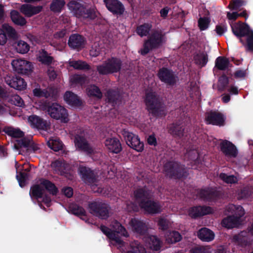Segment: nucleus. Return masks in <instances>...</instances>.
Returning a JSON list of instances; mask_svg holds the SVG:
<instances>
[{
    "mask_svg": "<svg viewBox=\"0 0 253 253\" xmlns=\"http://www.w3.org/2000/svg\"><path fill=\"white\" fill-rule=\"evenodd\" d=\"M62 192L68 198H70L73 194V189L71 187H65L62 189Z\"/></svg>",
    "mask_w": 253,
    "mask_h": 253,
    "instance_id": "obj_61",
    "label": "nucleus"
},
{
    "mask_svg": "<svg viewBox=\"0 0 253 253\" xmlns=\"http://www.w3.org/2000/svg\"><path fill=\"white\" fill-rule=\"evenodd\" d=\"M224 120V117L221 113L212 111L207 114L206 118L207 124L217 126L223 125Z\"/></svg>",
    "mask_w": 253,
    "mask_h": 253,
    "instance_id": "obj_21",
    "label": "nucleus"
},
{
    "mask_svg": "<svg viewBox=\"0 0 253 253\" xmlns=\"http://www.w3.org/2000/svg\"><path fill=\"white\" fill-rule=\"evenodd\" d=\"M215 31L218 36H221L227 31V27L225 24H219L216 26Z\"/></svg>",
    "mask_w": 253,
    "mask_h": 253,
    "instance_id": "obj_58",
    "label": "nucleus"
},
{
    "mask_svg": "<svg viewBox=\"0 0 253 253\" xmlns=\"http://www.w3.org/2000/svg\"><path fill=\"white\" fill-rule=\"evenodd\" d=\"M111 228L109 229L102 226H101V230L110 239L112 244L124 251L123 247L124 246V243L120 239V236H128L126 229L116 220L112 222Z\"/></svg>",
    "mask_w": 253,
    "mask_h": 253,
    "instance_id": "obj_1",
    "label": "nucleus"
},
{
    "mask_svg": "<svg viewBox=\"0 0 253 253\" xmlns=\"http://www.w3.org/2000/svg\"><path fill=\"white\" fill-rule=\"evenodd\" d=\"M130 224L132 230L139 234H143L146 229L145 224L142 221L138 219H132Z\"/></svg>",
    "mask_w": 253,
    "mask_h": 253,
    "instance_id": "obj_33",
    "label": "nucleus"
},
{
    "mask_svg": "<svg viewBox=\"0 0 253 253\" xmlns=\"http://www.w3.org/2000/svg\"><path fill=\"white\" fill-rule=\"evenodd\" d=\"M198 153L196 150H192L188 152L186 154V157L188 158L189 159L192 160H196V162L198 161L197 159L198 158Z\"/></svg>",
    "mask_w": 253,
    "mask_h": 253,
    "instance_id": "obj_59",
    "label": "nucleus"
},
{
    "mask_svg": "<svg viewBox=\"0 0 253 253\" xmlns=\"http://www.w3.org/2000/svg\"><path fill=\"white\" fill-rule=\"evenodd\" d=\"M146 244L150 249L154 251H158L161 246V241L155 236H150L145 237Z\"/></svg>",
    "mask_w": 253,
    "mask_h": 253,
    "instance_id": "obj_30",
    "label": "nucleus"
},
{
    "mask_svg": "<svg viewBox=\"0 0 253 253\" xmlns=\"http://www.w3.org/2000/svg\"><path fill=\"white\" fill-rule=\"evenodd\" d=\"M84 38L79 35H73L70 36L68 44L69 45L73 48L81 47L84 43Z\"/></svg>",
    "mask_w": 253,
    "mask_h": 253,
    "instance_id": "obj_32",
    "label": "nucleus"
},
{
    "mask_svg": "<svg viewBox=\"0 0 253 253\" xmlns=\"http://www.w3.org/2000/svg\"><path fill=\"white\" fill-rule=\"evenodd\" d=\"M106 148L109 151L118 153L122 150V146L120 141L116 138H108L104 142Z\"/></svg>",
    "mask_w": 253,
    "mask_h": 253,
    "instance_id": "obj_25",
    "label": "nucleus"
},
{
    "mask_svg": "<svg viewBox=\"0 0 253 253\" xmlns=\"http://www.w3.org/2000/svg\"><path fill=\"white\" fill-rule=\"evenodd\" d=\"M36 105L37 108L43 111H46L51 118L59 120L63 123H67L69 121V115L67 110L58 103L47 104L45 102H40L36 103Z\"/></svg>",
    "mask_w": 253,
    "mask_h": 253,
    "instance_id": "obj_4",
    "label": "nucleus"
},
{
    "mask_svg": "<svg viewBox=\"0 0 253 253\" xmlns=\"http://www.w3.org/2000/svg\"><path fill=\"white\" fill-rule=\"evenodd\" d=\"M158 224L162 229L165 230L169 227V222L165 218H161L159 221Z\"/></svg>",
    "mask_w": 253,
    "mask_h": 253,
    "instance_id": "obj_60",
    "label": "nucleus"
},
{
    "mask_svg": "<svg viewBox=\"0 0 253 253\" xmlns=\"http://www.w3.org/2000/svg\"><path fill=\"white\" fill-rule=\"evenodd\" d=\"M89 210L92 214L101 218H105L108 216V206L102 202L97 201L91 203L89 205Z\"/></svg>",
    "mask_w": 253,
    "mask_h": 253,
    "instance_id": "obj_12",
    "label": "nucleus"
},
{
    "mask_svg": "<svg viewBox=\"0 0 253 253\" xmlns=\"http://www.w3.org/2000/svg\"><path fill=\"white\" fill-rule=\"evenodd\" d=\"M28 122L33 128L38 129L47 130L50 126L49 121L44 120L40 117L33 115L28 117Z\"/></svg>",
    "mask_w": 253,
    "mask_h": 253,
    "instance_id": "obj_14",
    "label": "nucleus"
},
{
    "mask_svg": "<svg viewBox=\"0 0 253 253\" xmlns=\"http://www.w3.org/2000/svg\"><path fill=\"white\" fill-rule=\"evenodd\" d=\"M85 77L79 75H74L70 77V82L72 84H83L84 83Z\"/></svg>",
    "mask_w": 253,
    "mask_h": 253,
    "instance_id": "obj_53",
    "label": "nucleus"
},
{
    "mask_svg": "<svg viewBox=\"0 0 253 253\" xmlns=\"http://www.w3.org/2000/svg\"><path fill=\"white\" fill-rule=\"evenodd\" d=\"M104 2L107 9L114 14H122L124 11L123 4L118 0H104Z\"/></svg>",
    "mask_w": 253,
    "mask_h": 253,
    "instance_id": "obj_19",
    "label": "nucleus"
},
{
    "mask_svg": "<svg viewBox=\"0 0 253 253\" xmlns=\"http://www.w3.org/2000/svg\"><path fill=\"white\" fill-rule=\"evenodd\" d=\"M4 131L6 134L13 137L20 138L24 135L23 132L21 131L19 128H13L12 127H6Z\"/></svg>",
    "mask_w": 253,
    "mask_h": 253,
    "instance_id": "obj_41",
    "label": "nucleus"
},
{
    "mask_svg": "<svg viewBox=\"0 0 253 253\" xmlns=\"http://www.w3.org/2000/svg\"><path fill=\"white\" fill-rule=\"evenodd\" d=\"M244 4V1L243 0H234L230 3L228 7L231 10H237Z\"/></svg>",
    "mask_w": 253,
    "mask_h": 253,
    "instance_id": "obj_54",
    "label": "nucleus"
},
{
    "mask_svg": "<svg viewBox=\"0 0 253 253\" xmlns=\"http://www.w3.org/2000/svg\"><path fill=\"white\" fill-rule=\"evenodd\" d=\"M158 77L161 81L169 85L174 84L176 81V77L170 70L163 68L158 73Z\"/></svg>",
    "mask_w": 253,
    "mask_h": 253,
    "instance_id": "obj_18",
    "label": "nucleus"
},
{
    "mask_svg": "<svg viewBox=\"0 0 253 253\" xmlns=\"http://www.w3.org/2000/svg\"><path fill=\"white\" fill-rule=\"evenodd\" d=\"M232 32L235 35L240 38V42L248 49L253 51V32L248 26L243 23L231 24Z\"/></svg>",
    "mask_w": 253,
    "mask_h": 253,
    "instance_id": "obj_6",
    "label": "nucleus"
},
{
    "mask_svg": "<svg viewBox=\"0 0 253 253\" xmlns=\"http://www.w3.org/2000/svg\"><path fill=\"white\" fill-rule=\"evenodd\" d=\"M7 35L10 37H14L16 35L15 30L7 24H4L0 28V45H4L7 42Z\"/></svg>",
    "mask_w": 253,
    "mask_h": 253,
    "instance_id": "obj_22",
    "label": "nucleus"
},
{
    "mask_svg": "<svg viewBox=\"0 0 253 253\" xmlns=\"http://www.w3.org/2000/svg\"><path fill=\"white\" fill-rule=\"evenodd\" d=\"M123 135L126 144L137 152H142L144 149V144L140 141L138 136L127 130L123 131Z\"/></svg>",
    "mask_w": 253,
    "mask_h": 253,
    "instance_id": "obj_11",
    "label": "nucleus"
},
{
    "mask_svg": "<svg viewBox=\"0 0 253 253\" xmlns=\"http://www.w3.org/2000/svg\"><path fill=\"white\" fill-rule=\"evenodd\" d=\"M165 42L164 35L160 32H155L145 42L144 47L140 50V52L142 54H146L151 49L159 46Z\"/></svg>",
    "mask_w": 253,
    "mask_h": 253,
    "instance_id": "obj_9",
    "label": "nucleus"
},
{
    "mask_svg": "<svg viewBox=\"0 0 253 253\" xmlns=\"http://www.w3.org/2000/svg\"><path fill=\"white\" fill-rule=\"evenodd\" d=\"M226 214L232 213L233 215L223 219L221 224L223 227L232 228L241 224V217L245 214L244 210L241 206L229 205L226 208Z\"/></svg>",
    "mask_w": 253,
    "mask_h": 253,
    "instance_id": "obj_7",
    "label": "nucleus"
},
{
    "mask_svg": "<svg viewBox=\"0 0 253 253\" xmlns=\"http://www.w3.org/2000/svg\"><path fill=\"white\" fill-rule=\"evenodd\" d=\"M145 104L148 111L156 116L161 115L160 112L164 111L158 97L153 91L146 92Z\"/></svg>",
    "mask_w": 253,
    "mask_h": 253,
    "instance_id": "obj_8",
    "label": "nucleus"
},
{
    "mask_svg": "<svg viewBox=\"0 0 253 253\" xmlns=\"http://www.w3.org/2000/svg\"><path fill=\"white\" fill-rule=\"evenodd\" d=\"M79 173L85 183H88V180L91 178L92 173L90 169L85 167H80L79 169Z\"/></svg>",
    "mask_w": 253,
    "mask_h": 253,
    "instance_id": "obj_40",
    "label": "nucleus"
},
{
    "mask_svg": "<svg viewBox=\"0 0 253 253\" xmlns=\"http://www.w3.org/2000/svg\"><path fill=\"white\" fill-rule=\"evenodd\" d=\"M210 21L207 18H201L199 20L198 24L200 29L201 30H205L208 27Z\"/></svg>",
    "mask_w": 253,
    "mask_h": 253,
    "instance_id": "obj_56",
    "label": "nucleus"
},
{
    "mask_svg": "<svg viewBox=\"0 0 253 253\" xmlns=\"http://www.w3.org/2000/svg\"><path fill=\"white\" fill-rule=\"evenodd\" d=\"M246 75L247 71L246 70H238L235 73V76L238 78H244Z\"/></svg>",
    "mask_w": 253,
    "mask_h": 253,
    "instance_id": "obj_64",
    "label": "nucleus"
},
{
    "mask_svg": "<svg viewBox=\"0 0 253 253\" xmlns=\"http://www.w3.org/2000/svg\"><path fill=\"white\" fill-rule=\"evenodd\" d=\"M220 149L223 153L227 157H235L237 155V150L235 146L227 140L221 142Z\"/></svg>",
    "mask_w": 253,
    "mask_h": 253,
    "instance_id": "obj_24",
    "label": "nucleus"
},
{
    "mask_svg": "<svg viewBox=\"0 0 253 253\" xmlns=\"http://www.w3.org/2000/svg\"><path fill=\"white\" fill-rule=\"evenodd\" d=\"M42 6H34L28 4H24L21 5L20 10L27 17H31L41 11Z\"/></svg>",
    "mask_w": 253,
    "mask_h": 253,
    "instance_id": "obj_26",
    "label": "nucleus"
},
{
    "mask_svg": "<svg viewBox=\"0 0 253 253\" xmlns=\"http://www.w3.org/2000/svg\"><path fill=\"white\" fill-rule=\"evenodd\" d=\"M64 98L66 102L73 107H79L81 105L82 102L79 97L73 92L67 91Z\"/></svg>",
    "mask_w": 253,
    "mask_h": 253,
    "instance_id": "obj_28",
    "label": "nucleus"
},
{
    "mask_svg": "<svg viewBox=\"0 0 253 253\" xmlns=\"http://www.w3.org/2000/svg\"><path fill=\"white\" fill-rule=\"evenodd\" d=\"M17 51L21 54L27 53L30 49L29 45L25 42L19 41L15 46Z\"/></svg>",
    "mask_w": 253,
    "mask_h": 253,
    "instance_id": "obj_43",
    "label": "nucleus"
},
{
    "mask_svg": "<svg viewBox=\"0 0 253 253\" xmlns=\"http://www.w3.org/2000/svg\"><path fill=\"white\" fill-rule=\"evenodd\" d=\"M68 7L73 14L81 20L93 19L97 16L94 6H89L81 1L72 0L68 4Z\"/></svg>",
    "mask_w": 253,
    "mask_h": 253,
    "instance_id": "obj_5",
    "label": "nucleus"
},
{
    "mask_svg": "<svg viewBox=\"0 0 253 253\" xmlns=\"http://www.w3.org/2000/svg\"><path fill=\"white\" fill-rule=\"evenodd\" d=\"M136 203L146 212L148 213H156L161 210V207L157 202L149 200L150 193L145 189H139L134 193Z\"/></svg>",
    "mask_w": 253,
    "mask_h": 253,
    "instance_id": "obj_3",
    "label": "nucleus"
},
{
    "mask_svg": "<svg viewBox=\"0 0 253 253\" xmlns=\"http://www.w3.org/2000/svg\"><path fill=\"white\" fill-rule=\"evenodd\" d=\"M121 66L119 59L112 58L106 61L102 65L97 67V70L100 74L106 75L118 72Z\"/></svg>",
    "mask_w": 253,
    "mask_h": 253,
    "instance_id": "obj_10",
    "label": "nucleus"
},
{
    "mask_svg": "<svg viewBox=\"0 0 253 253\" xmlns=\"http://www.w3.org/2000/svg\"><path fill=\"white\" fill-rule=\"evenodd\" d=\"M87 94L88 96L100 98L102 97V93L99 88L94 85H90L86 89Z\"/></svg>",
    "mask_w": 253,
    "mask_h": 253,
    "instance_id": "obj_42",
    "label": "nucleus"
},
{
    "mask_svg": "<svg viewBox=\"0 0 253 253\" xmlns=\"http://www.w3.org/2000/svg\"><path fill=\"white\" fill-rule=\"evenodd\" d=\"M68 63L70 67L78 70H84L89 69V66L84 62L81 60L75 61L74 60L70 59Z\"/></svg>",
    "mask_w": 253,
    "mask_h": 253,
    "instance_id": "obj_39",
    "label": "nucleus"
},
{
    "mask_svg": "<svg viewBox=\"0 0 253 253\" xmlns=\"http://www.w3.org/2000/svg\"><path fill=\"white\" fill-rule=\"evenodd\" d=\"M183 130L181 126L175 125H172L169 128L170 132L178 137H181L183 135Z\"/></svg>",
    "mask_w": 253,
    "mask_h": 253,
    "instance_id": "obj_51",
    "label": "nucleus"
},
{
    "mask_svg": "<svg viewBox=\"0 0 253 253\" xmlns=\"http://www.w3.org/2000/svg\"><path fill=\"white\" fill-rule=\"evenodd\" d=\"M52 168L56 172L63 174L65 173L68 169V165L62 160H56L51 164Z\"/></svg>",
    "mask_w": 253,
    "mask_h": 253,
    "instance_id": "obj_31",
    "label": "nucleus"
},
{
    "mask_svg": "<svg viewBox=\"0 0 253 253\" xmlns=\"http://www.w3.org/2000/svg\"><path fill=\"white\" fill-rule=\"evenodd\" d=\"M38 60L45 65H49L53 61V58L43 50L39 51L37 55Z\"/></svg>",
    "mask_w": 253,
    "mask_h": 253,
    "instance_id": "obj_36",
    "label": "nucleus"
},
{
    "mask_svg": "<svg viewBox=\"0 0 253 253\" xmlns=\"http://www.w3.org/2000/svg\"><path fill=\"white\" fill-rule=\"evenodd\" d=\"M151 27V25L149 24L140 25L137 28V33L141 37L146 36L149 32Z\"/></svg>",
    "mask_w": 253,
    "mask_h": 253,
    "instance_id": "obj_48",
    "label": "nucleus"
},
{
    "mask_svg": "<svg viewBox=\"0 0 253 253\" xmlns=\"http://www.w3.org/2000/svg\"><path fill=\"white\" fill-rule=\"evenodd\" d=\"M5 80L8 85L17 90H23L26 88L27 85L24 80L19 77L7 76Z\"/></svg>",
    "mask_w": 253,
    "mask_h": 253,
    "instance_id": "obj_20",
    "label": "nucleus"
},
{
    "mask_svg": "<svg viewBox=\"0 0 253 253\" xmlns=\"http://www.w3.org/2000/svg\"><path fill=\"white\" fill-rule=\"evenodd\" d=\"M11 18L12 21L16 24L23 26L26 24V19L19 12L16 10H12L10 13Z\"/></svg>",
    "mask_w": 253,
    "mask_h": 253,
    "instance_id": "obj_37",
    "label": "nucleus"
},
{
    "mask_svg": "<svg viewBox=\"0 0 253 253\" xmlns=\"http://www.w3.org/2000/svg\"><path fill=\"white\" fill-rule=\"evenodd\" d=\"M238 198L240 199H247L251 200L253 199V192L245 189L238 194Z\"/></svg>",
    "mask_w": 253,
    "mask_h": 253,
    "instance_id": "obj_50",
    "label": "nucleus"
},
{
    "mask_svg": "<svg viewBox=\"0 0 253 253\" xmlns=\"http://www.w3.org/2000/svg\"><path fill=\"white\" fill-rule=\"evenodd\" d=\"M100 53L99 48H96V45H94V47H92L90 50V55L92 56H96Z\"/></svg>",
    "mask_w": 253,
    "mask_h": 253,
    "instance_id": "obj_63",
    "label": "nucleus"
},
{
    "mask_svg": "<svg viewBox=\"0 0 253 253\" xmlns=\"http://www.w3.org/2000/svg\"><path fill=\"white\" fill-rule=\"evenodd\" d=\"M33 94L35 96L38 97H48L50 96V93L46 89L42 90L38 86L33 89Z\"/></svg>",
    "mask_w": 253,
    "mask_h": 253,
    "instance_id": "obj_49",
    "label": "nucleus"
},
{
    "mask_svg": "<svg viewBox=\"0 0 253 253\" xmlns=\"http://www.w3.org/2000/svg\"><path fill=\"white\" fill-rule=\"evenodd\" d=\"M239 16V14L237 12H227V17L229 20L234 21Z\"/></svg>",
    "mask_w": 253,
    "mask_h": 253,
    "instance_id": "obj_62",
    "label": "nucleus"
},
{
    "mask_svg": "<svg viewBox=\"0 0 253 253\" xmlns=\"http://www.w3.org/2000/svg\"><path fill=\"white\" fill-rule=\"evenodd\" d=\"M48 146L55 151L61 150L63 147L62 142L57 138L50 139L47 141Z\"/></svg>",
    "mask_w": 253,
    "mask_h": 253,
    "instance_id": "obj_38",
    "label": "nucleus"
},
{
    "mask_svg": "<svg viewBox=\"0 0 253 253\" xmlns=\"http://www.w3.org/2000/svg\"><path fill=\"white\" fill-rule=\"evenodd\" d=\"M219 177L223 181L228 184L235 183L238 181L237 177L234 176L228 175L225 173H221Z\"/></svg>",
    "mask_w": 253,
    "mask_h": 253,
    "instance_id": "obj_52",
    "label": "nucleus"
},
{
    "mask_svg": "<svg viewBox=\"0 0 253 253\" xmlns=\"http://www.w3.org/2000/svg\"><path fill=\"white\" fill-rule=\"evenodd\" d=\"M228 84V78L225 76H221L218 83V89L223 90Z\"/></svg>",
    "mask_w": 253,
    "mask_h": 253,
    "instance_id": "obj_55",
    "label": "nucleus"
},
{
    "mask_svg": "<svg viewBox=\"0 0 253 253\" xmlns=\"http://www.w3.org/2000/svg\"><path fill=\"white\" fill-rule=\"evenodd\" d=\"M29 165L28 163H24L18 165L16 162L15 168L17 172L16 178L18 181L19 185L22 187L25 185L27 179V174L23 172V170L29 171Z\"/></svg>",
    "mask_w": 253,
    "mask_h": 253,
    "instance_id": "obj_17",
    "label": "nucleus"
},
{
    "mask_svg": "<svg viewBox=\"0 0 253 253\" xmlns=\"http://www.w3.org/2000/svg\"><path fill=\"white\" fill-rule=\"evenodd\" d=\"M126 253H146V250L138 242L135 241L130 244Z\"/></svg>",
    "mask_w": 253,
    "mask_h": 253,
    "instance_id": "obj_35",
    "label": "nucleus"
},
{
    "mask_svg": "<svg viewBox=\"0 0 253 253\" xmlns=\"http://www.w3.org/2000/svg\"><path fill=\"white\" fill-rule=\"evenodd\" d=\"M11 102L16 106L23 107L24 105L22 99L18 95H14L11 99Z\"/></svg>",
    "mask_w": 253,
    "mask_h": 253,
    "instance_id": "obj_57",
    "label": "nucleus"
},
{
    "mask_svg": "<svg viewBox=\"0 0 253 253\" xmlns=\"http://www.w3.org/2000/svg\"><path fill=\"white\" fill-rule=\"evenodd\" d=\"M70 210L72 211V212L76 215L78 216H81V218L83 220H84L85 214V211L82 207H79L76 205H72L70 207Z\"/></svg>",
    "mask_w": 253,
    "mask_h": 253,
    "instance_id": "obj_46",
    "label": "nucleus"
},
{
    "mask_svg": "<svg viewBox=\"0 0 253 253\" xmlns=\"http://www.w3.org/2000/svg\"><path fill=\"white\" fill-rule=\"evenodd\" d=\"M15 146L17 149H21L19 153H21V151H26L27 153L31 152H37L40 149L39 145L25 138L17 140Z\"/></svg>",
    "mask_w": 253,
    "mask_h": 253,
    "instance_id": "obj_13",
    "label": "nucleus"
},
{
    "mask_svg": "<svg viewBox=\"0 0 253 253\" xmlns=\"http://www.w3.org/2000/svg\"><path fill=\"white\" fill-rule=\"evenodd\" d=\"M193 60L196 65L200 67H203L208 62V54L203 50L197 51L193 54Z\"/></svg>",
    "mask_w": 253,
    "mask_h": 253,
    "instance_id": "obj_27",
    "label": "nucleus"
},
{
    "mask_svg": "<svg viewBox=\"0 0 253 253\" xmlns=\"http://www.w3.org/2000/svg\"><path fill=\"white\" fill-rule=\"evenodd\" d=\"M201 196L208 200H211L213 199L214 197L216 195V193L212 189H204L202 190L200 193Z\"/></svg>",
    "mask_w": 253,
    "mask_h": 253,
    "instance_id": "obj_47",
    "label": "nucleus"
},
{
    "mask_svg": "<svg viewBox=\"0 0 253 253\" xmlns=\"http://www.w3.org/2000/svg\"><path fill=\"white\" fill-rule=\"evenodd\" d=\"M213 211V209L210 207H195L189 209L188 214L192 217H196L211 213Z\"/></svg>",
    "mask_w": 253,
    "mask_h": 253,
    "instance_id": "obj_23",
    "label": "nucleus"
},
{
    "mask_svg": "<svg viewBox=\"0 0 253 253\" xmlns=\"http://www.w3.org/2000/svg\"><path fill=\"white\" fill-rule=\"evenodd\" d=\"M75 145L77 149L91 154L94 152V149L90 146L84 137V135H77L75 139Z\"/></svg>",
    "mask_w": 253,
    "mask_h": 253,
    "instance_id": "obj_16",
    "label": "nucleus"
},
{
    "mask_svg": "<svg viewBox=\"0 0 253 253\" xmlns=\"http://www.w3.org/2000/svg\"><path fill=\"white\" fill-rule=\"evenodd\" d=\"M65 3L64 0H53L51 4L50 9L54 12H60L64 6Z\"/></svg>",
    "mask_w": 253,
    "mask_h": 253,
    "instance_id": "obj_45",
    "label": "nucleus"
},
{
    "mask_svg": "<svg viewBox=\"0 0 253 253\" xmlns=\"http://www.w3.org/2000/svg\"><path fill=\"white\" fill-rule=\"evenodd\" d=\"M181 239V235L177 231L168 232L166 235V241L168 244H174Z\"/></svg>",
    "mask_w": 253,
    "mask_h": 253,
    "instance_id": "obj_34",
    "label": "nucleus"
},
{
    "mask_svg": "<svg viewBox=\"0 0 253 253\" xmlns=\"http://www.w3.org/2000/svg\"><path fill=\"white\" fill-rule=\"evenodd\" d=\"M44 188L52 195L56 194L57 192V189L53 184L47 180L42 179L39 184L31 188L30 195L32 198L35 197L38 200L42 198V202L48 207L50 206L51 200L50 197L46 195L42 196L44 192Z\"/></svg>",
    "mask_w": 253,
    "mask_h": 253,
    "instance_id": "obj_2",
    "label": "nucleus"
},
{
    "mask_svg": "<svg viewBox=\"0 0 253 253\" xmlns=\"http://www.w3.org/2000/svg\"><path fill=\"white\" fill-rule=\"evenodd\" d=\"M11 65L15 71L21 74H28L32 69V66L30 62L21 59L13 60Z\"/></svg>",
    "mask_w": 253,
    "mask_h": 253,
    "instance_id": "obj_15",
    "label": "nucleus"
},
{
    "mask_svg": "<svg viewBox=\"0 0 253 253\" xmlns=\"http://www.w3.org/2000/svg\"><path fill=\"white\" fill-rule=\"evenodd\" d=\"M229 60L223 57H218L215 62L216 67L220 70H225L229 67Z\"/></svg>",
    "mask_w": 253,
    "mask_h": 253,
    "instance_id": "obj_44",
    "label": "nucleus"
},
{
    "mask_svg": "<svg viewBox=\"0 0 253 253\" xmlns=\"http://www.w3.org/2000/svg\"><path fill=\"white\" fill-rule=\"evenodd\" d=\"M198 237L202 241L210 242L214 238V233L207 228L201 229L198 233Z\"/></svg>",
    "mask_w": 253,
    "mask_h": 253,
    "instance_id": "obj_29",
    "label": "nucleus"
}]
</instances>
